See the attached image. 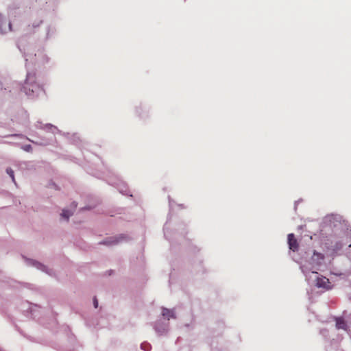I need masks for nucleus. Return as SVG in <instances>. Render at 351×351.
<instances>
[{
	"instance_id": "12",
	"label": "nucleus",
	"mask_w": 351,
	"mask_h": 351,
	"mask_svg": "<svg viewBox=\"0 0 351 351\" xmlns=\"http://www.w3.org/2000/svg\"><path fill=\"white\" fill-rule=\"evenodd\" d=\"M24 91V93L27 95L29 99H34L38 95V90L44 92V89H21Z\"/></svg>"
},
{
	"instance_id": "17",
	"label": "nucleus",
	"mask_w": 351,
	"mask_h": 351,
	"mask_svg": "<svg viewBox=\"0 0 351 351\" xmlns=\"http://www.w3.org/2000/svg\"><path fill=\"white\" fill-rule=\"evenodd\" d=\"M119 190L120 193H121L123 194H126V193H127V187L125 185L121 186V187L119 188Z\"/></svg>"
},
{
	"instance_id": "24",
	"label": "nucleus",
	"mask_w": 351,
	"mask_h": 351,
	"mask_svg": "<svg viewBox=\"0 0 351 351\" xmlns=\"http://www.w3.org/2000/svg\"><path fill=\"white\" fill-rule=\"evenodd\" d=\"M12 136H19V134H14Z\"/></svg>"
},
{
	"instance_id": "13",
	"label": "nucleus",
	"mask_w": 351,
	"mask_h": 351,
	"mask_svg": "<svg viewBox=\"0 0 351 351\" xmlns=\"http://www.w3.org/2000/svg\"><path fill=\"white\" fill-rule=\"evenodd\" d=\"M73 213L71 210L67 209H63L61 213V216L64 218L66 221L69 220V217L73 215Z\"/></svg>"
},
{
	"instance_id": "21",
	"label": "nucleus",
	"mask_w": 351,
	"mask_h": 351,
	"mask_svg": "<svg viewBox=\"0 0 351 351\" xmlns=\"http://www.w3.org/2000/svg\"><path fill=\"white\" fill-rule=\"evenodd\" d=\"M73 207H74V208H76V206H77V204H75V202H73Z\"/></svg>"
},
{
	"instance_id": "11",
	"label": "nucleus",
	"mask_w": 351,
	"mask_h": 351,
	"mask_svg": "<svg viewBox=\"0 0 351 351\" xmlns=\"http://www.w3.org/2000/svg\"><path fill=\"white\" fill-rule=\"evenodd\" d=\"M162 315L165 317L167 320L171 318L176 319V315L173 309H169L165 307H162Z\"/></svg>"
},
{
	"instance_id": "14",
	"label": "nucleus",
	"mask_w": 351,
	"mask_h": 351,
	"mask_svg": "<svg viewBox=\"0 0 351 351\" xmlns=\"http://www.w3.org/2000/svg\"><path fill=\"white\" fill-rule=\"evenodd\" d=\"M6 173L10 176V177L12 179V182L16 185L17 186V184H16V180H15V178H14V171L12 170V168L10 167H8L6 169Z\"/></svg>"
},
{
	"instance_id": "19",
	"label": "nucleus",
	"mask_w": 351,
	"mask_h": 351,
	"mask_svg": "<svg viewBox=\"0 0 351 351\" xmlns=\"http://www.w3.org/2000/svg\"><path fill=\"white\" fill-rule=\"evenodd\" d=\"M320 332H321L323 335L326 336V335L328 334V330H327L326 329H323V330H322L320 331Z\"/></svg>"
},
{
	"instance_id": "1",
	"label": "nucleus",
	"mask_w": 351,
	"mask_h": 351,
	"mask_svg": "<svg viewBox=\"0 0 351 351\" xmlns=\"http://www.w3.org/2000/svg\"><path fill=\"white\" fill-rule=\"evenodd\" d=\"M324 259V256L322 254L318 253V252H316L315 251H314L313 254L312 255L311 259V264L312 265L310 269H308L306 265L300 266V269H301L302 273L306 277V280L308 281L309 280L308 275L310 274V273H311V271H313L314 269H315V266L320 265L322 263Z\"/></svg>"
},
{
	"instance_id": "2",
	"label": "nucleus",
	"mask_w": 351,
	"mask_h": 351,
	"mask_svg": "<svg viewBox=\"0 0 351 351\" xmlns=\"http://www.w3.org/2000/svg\"><path fill=\"white\" fill-rule=\"evenodd\" d=\"M129 240V237L126 234H120L116 236L108 237L101 242H99V244L101 245H105L107 246H113L116 245L120 243H122L123 241H127Z\"/></svg>"
},
{
	"instance_id": "16",
	"label": "nucleus",
	"mask_w": 351,
	"mask_h": 351,
	"mask_svg": "<svg viewBox=\"0 0 351 351\" xmlns=\"http://www.w3.org/2000/svg\"><path fill=\"white\" fill-rule=\"evenodd\" d=\"M21 148L27 152H31L32 151V147L31 145H25L22 146Z\"/></svg>"
},
{
	"instance_id": "3",
	"label": "nucleus",
	"mask_w": 351,
	"mask_h": 351,
	"mask_svg": "<svg viewBox=\"0 0 351 351\" xmlns=\"http://www.w3.org/2000/svg\"><path fill=\"white\" fill-rule=\"evenodd\" d=\"M311 274H315V286L317 288L323 289L325 290L332 289V285L328 278H327L323 276L319 275L317 272L314 271H312Z\"/></svg>"
},
{
	"instance_id": "4",
	"label": "nucleus",
	"mask_w": 351,
	"mask_h": 351,
	"mask_svg": "<svg viewBox=\"0 0 351 351\" xmlns=\"http://www.w3.org/2000/svg\"><path fill=\"white\" fill-rule=\"evenodd\" d=\"M350 252H348L349 258H346L344 264L346 266L344 269L333 271L332 274L337 276L348 277L351 274V244L349 245Z\"/></svg>"
},
{
	"instance_id": "18",
	"label": "nucleus",
	"mask_w": 351,
	"mask_h": 351,
	"mask_svg": "<svg viewBox=\"0 0 351 351\" xmlns=\"http://www.w3.org/2000/svg\"><path fill=\"white\" fill-rule=\"evenodd\" d=\"M93 305H94V307H95V308H97V306H98V300H97V299L96 298V297H95V298H93Z\"/></svg>"
},
{
	"instance_id": "9",
	"label": "nucleus",
	"mask_w": 351,
	"mask_h": 351,
	"mask_svg": "<svg viewBox=\"0 0 351 351\" xmlns=\"http://www.w3.org/2000/svg\"><path fill=\"white\" fill-rule=\"evenodd\" d=\"M288 244L289 249L293 252H297L298 250L299 245L293 233L288 234Z\"/></svg>"
},
{
	"instance_id": "5",
	"label": "nucleus",
	"mask_w": 351,
	"mask_h": 351,
	"mask_svg": "<svg viewBox=\"0 0 351 351\" xmlns=\"http://www.w3.org/2000/svg\"><path fill=\"white\" fill-rule=\"evenodd\" d=\"M169 324L168 322H165L158 320L153 324V327L155 332L159 336L166 335L169 331Z\"/></svg>"
},
{
	"instance_id": "6",
	"label": "nucleus",
	"mask_w": 351,
	"mask_h": 351,
	"mask_svg": "<svg viewBox=\"0 0 351 351\" xmlns=\"http://www.w3.org/2000/svg\"><path fill=\"white\" fill-rule=\"evenodd\" d=\"M35 126L38 129L43 130L46 132H51L52 134L61 133V132L58 130V128L56 126L51 123L43 124L40 121H37L35 124Z\"/></svg>"
},
{
	"instance_id": "10",
	"label": "nucleus",
	"mask_w": 351,
	"mask_h": 351,
	"mask_svg": "<svg viewBox=\"0 0 351 351\" xmlns=\"http://www.w3.org/2000/svg\"><path fill=\"white\" fill-rule=\"evenodd\" d=\"M335 321L337 329H343L346 331L349 330V327L348 326L346 322L342 317H335Z\"/></svg>"
},
{
	"instance_id": "7",
	"label": "nucleus",
	"mask_w": 351,
	"mask_h": 351,
	"mask_svg": "<svg viewBox=\"0 0 351 351\" xmlns=\"http://www.w3.org/2000/svg\"><path fill=\"white\" fill-rule=\"evenodd\" d=\"M25 261H26L27 264L29 266L34 267L36 269L41 270L49 275H51L53 273V271L51 269H48L45 265H44L41 263H39L37 261L30 259V258H27Z\"/></svg>"
},
{
	"instance_id": "20",
	"label": "nucleus",
	"mask_w": 351,
	"mask_h": 351,
	"mask_svg": "<svg viewBox=\"0 0 351 351\" xmlns=\"http://www.w3.org/2000/svg\"><path fill=\"white\" fill-rule=\"evenodd\" d=\"M298 202H299V201L295 202V206H294L295 210L297 209V206H298Z\"/></svg>"
},
{
	"instance_id": "23",
	"label": "nucleus",
	"mask_w": 351,
	"mask_h": 351,
	"mask_svg": "<svg viewBox=\"0 0 351 351\" xmlns=\"http://www.w3.org/2000/svg\"><path fill=\"white\" fill-rule=\"evenodd\" d=\"M27 141H31V142H32V143H35L33 141L30 140V139H29V138H27Z\"/></svg>"
},
{
	"instance_id": "8",
	"label": "nucleus",
	"mask_w": 351,
	"mask_h": 351,
	"mask_svg": "<svg viewBox=\"0 0 351 351\" xmlns=\"http://www.w3.org/2000/svg\"><path fill=\"white\" fill-rule=\"evenodd\" d=\"M341 221V217L337 215H328L325 217L324 223L330 226L335 227L337 225V223H339Z\"/></svg>"
},
{
	"instance_id": "22",
	"label": "nucleus",
	"mask_w": 351,
	"mask_h": 351,
	"mask_svg": "<svg viewBox=\"0 0 351 351\" xmlns=\"http://www.w3.org/2000/svg\"><path fill=\"white\" fill-rule=\"evenodd\" d=\"M169 205H170L171 207L172 206V203H171V201L170 199H169Z\"/></svg>"
},
{
	"instance_id": "15",
	"label": "nucleus",
	"mask_w": 351,
	"mask_h": 351,
	"mask_svg": "<svg viewBox=\"0 0 351 351\" xmlns=\"http://www.w3.org/2000/svg\"><path fill=\"white\" fill-rule=\"evenodd\" d=\"M141 348L144 351H150L152 346L147 342H143L141 344Z\"/></svg>"
}]
</instances>
